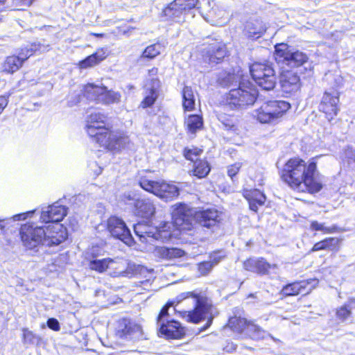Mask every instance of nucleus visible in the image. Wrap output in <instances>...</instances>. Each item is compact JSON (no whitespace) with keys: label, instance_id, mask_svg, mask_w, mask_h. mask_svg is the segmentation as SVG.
Segmentation results:
<instances>
[{"label":"nucleus","instance_id":"f257e3e1","mask_svg":"<svg viewBox=\"0 0 355 355\" xmlns=\"http://www.w3.org/2000/svg\"><path fill=\"white\" fill-rule=\"evenodd\" d=\"M317 175L315 162H311L306 166L304 160L297 157L290 159L282 173V180L291 187L310 193L318 192L322 188Z\"/></svg>","mask_w":355,"mask_h":355},{"label":"nucleus","instance_id":"f03ea898","mask_svg":"<svg viewBox=\"0 0 355 355\" xmlns=\"http://www.w3.org/2000/svg\"><path fill=\"white\" fill-rule=\"evenodd\" d=\"M174 225L180 231H191L196 224L210 228L220 220V213L215 209L195 211L185 204L176 205L173 211Z\"/></svg>","mask_w":355,"mask_h":355},{"label":"nucleus","instance_id":"7ed1b4c3","mask_svg":"<svg viewBox=\"0 0 355 355\" xmlns=\"http://www.w3.org/2000/svg\"><path fill=\"white\" fill-rule=\"evenodd\" d=\"M191 300L194 309L191 311L181 312L182 317L188 322L198 324L202 320H207L201 331L207 329L212 324L214 318L218 315V311L213 305L211 300L203 292L189 291L180 294L177 297V302Z\"/></svg>","mask_w":355,"mask_h":355},{"label":"nucleus","instance_id":"20e7f679","mask_svg":"<svg viewBox=\"0 0 355 355\" xmlns=\"http://www.w3.org/2000/svg\"><path fill=\"white\" fill-rule=\"evenodd\" d=\"M257 94L253 84L247 79H243L238 88L230 91L227 101L231 107L243 108L254 103Z\"/></svg>","mask_w":355,"mask_h":355},{"label":"nucleus","instance_id":"39448f33","mask_svg":"<svg viewBox=\"0 0 355 355\" xmlns=\"http://www.w3.org/2000/svg\"><path fill=\"white\" fill-rule=\"evenodd\" d=\"M290 108V103L285 101H269L254 110L253 116L261 123H273Z\"/></svg>","mask_w":355,"mask_h":355},{"label":"nucleus","instance_id":"423d86ee","mask_svg":"<svg viewBox=\"0 0 355 355\" xmlns=\"http://www.w3.org/2000/svg\"><path fill=\"white\" fill-rule=\"evenodd\" d=\"M171 224L164 223L162 227H153L146 222H139L134 225L135 234L142 243H151L153 241H164L171 237Z\"/></svg>","mask_w":355,"mask_h":355},{"label":"nucleus","instance_id":"0eeeda50","mask_svg":"<svg viewBox=\"0 0 355 355\" xmlns=\"http://www.w3.org/2000/svg\"><path fill=\"white\" fill-rule=\"evenodd\" d=\"M250 74L254 82L264 90L274 89L277 76L272 64L254 62L250 67Z\"/></svg>","mask_w":355,"mask_h":355},{"label":"nucleus","instance_id":"6e6552de","mask_svg":"<svg viewBox=\"0 0 355 355\" xmlns=\"http://www.w3.org/2000/svg\"><path fill=\"white\" fill-rule=\"evenodd\" d=\"M139 185L145 191L153 193L166 202L173 200L179 195V189L175 185L164 182L141 178L139 180Z\"/></svg>","mask_w":355,"mask_h":355},{"label":"nucleus","instance_id":"1a4fd4ad","mask_svg":"<svg viewBox=\"0 0 355 355\" xmlns=\"http://www.w3.org/2000/svg\"><path fill=\"white\" fill-rule=\"evenodd\" d=\"M275 58L277 63L297 68L308 60L307 55L300 51H291L286 44L275 46Z\"/></svg>","mask_w":355,"mask_h":355},{"label":"nucleus","instance_id":"9d476101","mask_svg":"<svg viewBox=\"0 0 355 355\" xmlns=\"http://www.w3.org/2000/svg\"><path fill=\"white\" fill-rule=\"evenodd\" d=\"M101 135L96 143L109 150L120 151L122 149L130 148L132 145L129 137L123 132L111 130L108 128Z\"/></svg>","mask_w":355,"mask_h":355},{"label":"nucleus","instance_id":"9b49d317","mask_svg":"<svg viewBox=\"0 0 355 355\" xmlns=\"http://www.w3.org/2000/svg\"><path fill=\"white\" fill-rule=\"evenodd\" d=\"M20 234L24 245L28 249L32 250L40 245H44L45 230L43 227L24 224L21 227Z\"/></svg>","mask_w":355,"mask_h":355},{"label":"nucleus","instance_id":"f8f14e48","mask_svg":"<svg viewBox=\"0 0 355 355\" xmlns=\"http://www.w3.org/2000/svg\"><path fill=\"white\" fill-rule=\"evenodd\" d=\"M107 229L114 238L118 239L128 245L133 243V238L125 222L116 217L111 216L107 221Z\"/></svg>","mask_w":355,"mask_h":355},{"label":"nucleus","instance_id":"ddd939ff","mask_svg":"<svg viewBox=\"0 0 355 355\" xmlns=\"http://www.w3.org/2000/svg\"><path fill=\"white\" fill-rule=\"evenodd\" d=\"M339 93L335 89L325 92L319 105L320 111L324 112L329 121H331L338 112Z\"/></svg>","mask_w":355,"mask_h":355},{"label":"nucleus","instance_id":"4468645a","mask_svg":"<svg viewBox=\"0 0 355 355\" xmlns=\"http://www.w3.org/2000/svg\"><path fill=\"white\" fill-rule=\"evenodd\" d=\"M45 228L44 245H58L67 238V229L60 223L49 224Z\"/></svg>","mask_w":355,"mask_h":355},{"label":"nucleus","instance_id":"2eb2a0df","mask_svg":"<svg viewBox=\"0 0 355 355\" xmlns=\"http://www.w3.org/2000/svg\"><path fill=\"white\" fill-rule=\"evenodd\" d=\"M106 116L99 112L94 111L87 117L86 130L88 135L93 138L95 142L98 141L101 135H103L108 129L106 127L94 126L96 123H105Z\"/></svg>","mask_w":355,"mask_h":355},{"label":"nucleus","instance_id":"dca6fc26","mask_svg":"<svg viewBox=\"0 0 355 355\" xmlns=\"http://www.w3.org/2000/svg\"><path fill=\"white\" fill-rule=\"evenodd\" d=\"M297 73V71L295 70H282L279 77V82L284 92L291 94L300 89L301 84Z\"/></svg>","mask_w":355,"mask_h":355},{"label":"nucleus","instance_id":"f3484780","mask_svg":"<svg viewBox=\"0 0 355 355\" xmlns=\"http://www.w3.org/2000/svg\"><path fill=\"white\" fill-rule=\"evenodd\" d=\"M66 215L67 208L56 202L42 209L40 220L45 223H60Z\"/></svg>","mask_w":355,"mask_h":355},{"label":"nucleus","instance_id":"a211bd4d","mask_svg":"<svg viewBox=\"0 0 355 355\" xmlns=\"http://www.w3.org/2000/svg\"><path fill=\"white\" fill-rule=\"evenodd\" d=\"M159 332L167 338L180 339L185 335V330L180 323L174 320H167L166 322L158 324Z\"/></svg>","mask_w":355,"mask_h":355},{"label":"nucleus","instance_id":"6ab92c4d","mask_svg":"<svg viewBox=\"0 0 355 355\" xmlns=\"http://www.w3.org/2000/svg\"><path fill=\"white\" fill-rule=\"evenodd\" d=\"M226 55L227 49L225 45L216 43L207 46L202 56L205 62L215 64L222 61Z\"/></svg>","mask_w":355,"mask_h":355},{"label":"nucleus","instance_id":"aec40b11","mask_svg":"<svg viewBox=\"0 0 355 355\" xmlns=\"http://www.w3.org/2000/svg\"><path fill=\"white\" fill-rule=\"evenodd\" d=\"M119 331L122 335L132 340H139L143 337L141 327L128 319H123L119 322Z\"/></svg>","mask_w":355,"mask_h":355},{"label":"nucleus","instance_id":"412c9836","mask_svg":"<svg viewBox=\"0 0 355 355\" xmlns=\"http://www.w3.org/2000/svg\"><path fill=\"white\" fill-rule=\"evenodd\" d=\"M155 204L149 198H140L134 207L136 216L146 219L152 218L155 214Z\"/></svg>","mask_w":355,"mask_h":355},{"label":"nucleus","instance_id":"4be33fe9","mask_svg":"<svg viewBox=\"0 0 355 355\" xmlns=\"http://www.w3.org/2000/svg\"><path fill=\"white\" fill-rule=\"evenodd\" d=\"M243 267L248 271L265 275L268 273L269 269L276 268V265H270L262 258H250L244 261Z\"/></svg>","mask_w":355,"mask_h":355},{"label":"nucleus","instance_id":"5701e85b","mask_svg":"<svg viewBox=\"0 0 355 355\" xmlns=\"http://www.w3.org/2000/svg\"><path fill=\"white\" fill-rule=\"evenodd\" d=\"M187 7V0H175L163 10V14L168 19L179 21Z\"/></svg>","mask_w":355,"mask_h":355},{"label":"nucleus","instance_id":"b1692460","mask_svg":"<svg viewBox=\"0 0 355 355\" xmlns=\"http://www.w3.org/2000/svg\"><path fill=\"white\" fill-rule=\"evenodd\" d=\"M266 31V26L263 21L259 19H251L244 25L243 33L250 38H259Z\"/></svg>","mask_w":355,"mask_h":355},{"label":"nucleus","instance_id":"393cba45","mask_svg":"<svg viewBox=\"0 0 355 355\" xmlns=\"http://www.w3.org/2000/svg\"><path fill=\"white\" fill-rule=\"evenodd\" d=\"M146 87L147 94L141 103L143 107H150L155 103L158 96L160 81L158 78L153 77Z\"/></svg>","mask_w":355,"mask_h":355},{"label":"nucleus","instance_id":"a878e982","mask_svg":"<svg viewBox=\"0 0 355 355\" xmlns=\"http://www.w3.org/2000/svg\"><path fill=\"white\" fill-rule=\"evenodd\" d=\"M155 255L161 259L171 260L180 258L184 255V251L177 248L157 247L155 250Z\"/></svg>","mask_w":355,"mask_h":355},{"label":"nucleus","instance_id":"bb28decb","mask_svg":"<svg viewBox=\"0 0 355 355\" xmlns=\"http://www.w3.org/2000/svg\"><path fill=\"white\" fill-rule=\"evenodd\" d=\"M24 53H19L18 56H9L3 64V70L8 73H14L17 71L24 60L28 59L27 54L24 56Z\"/></svg>","mask_w":355,"mask_h":355},{"label":"nucleus","instance_id":"cd10ccee","mask_svg":"<svg viewBox=\"0 0 355 355\" xmlns=\"http://www.w3.org/2000/svg\"><path fill=\"white\" fill-rule=\"evenodd\" d=\"M248 196L250 209L254 211H257L258 207L263 205L266 202V197L265 194L258 189L250 191Z\"/></svg>","mask_w":355,"mask_h":355},{"label":"nucleus","instance_id":"c85d7f7f","mask_svg":"<svg viewBox=\"0 0 355 355\" xmlns=\"http://www.w3.org/2000/svg\"><path fill=\"white\" fill-rule=\"evenodd\" d=\"M106 56V53L103 49L98 50L95 53H93L80 62L79 67L81 69L93 67L103 60Z\"/></svg>","mask_w":355,"mask_h":355},{"label":"nucleus","instance_id":"c756f323","mask_svg":"<svg viewBox=\"0 0 355 355\" xmlns=\"http://www.w3.org/2000/svg\"><path fill=\"white\" fill-rule=\"evenodd\" d=\"M309 283V281H301L288 284L282 288L281 293L286 296L298 295Z\"/></svg>","mask_w":355,"mask_h":355},{"label":"nucleus","instance_id":"7c9ffc66","mask_svg":"<svg viewBox=\"0 0 355 355\" xmlns=\"http://www.w3.org/2000/svg\"><path fill=\"white\" fill-rule=\"evenodd\" d=\"M84 96L89 101H95L98 103L101 93L103 92V87H99L94 84H87L83 90Z\"/></svg>","mask_w":355,"mask_h":355},{"label":"nucleus","instance_id":"2f4dec72","mask_svg":"<svg viewBox=\"0 0 355 355\" xmlns=\"http://www.w3.org/2000/svg\"><path fill=\"white\" fill-rule=\"evenodd\" d=\"M121 95L118 92L107 90V87H103V92L101 93L98 98V103L103 104L116 103L120 101Z\"/></svg>","mask_w":355,"mask_h":355},{"label":"nucleus","instance_id":"473e14b6","mask_svg":"<svg viewBox=\"0 0 355 355\" xmlns=\"http://www.w3.org/2000/svg\"><path fill=\"white\" fill-rule=\"evenodd\" d=\"M183 103L184 110L191 111L195 107V98L193 92L190 87L185 86L182 91Z\"/></svg>","mask_w":355,"mask_h":355},{"label":"nucleus","instance_id":"72a5a7b5","mask_svg":"<svg viewBox=\"0 0 355 355\" xmlns=\"http://www.w3.org/2000/svg\"><path fill=\"white\" fill-rule=\"evenodd\" d=\"M247 76L245 77L242 71H238L236 73H228L225 75L224 77H221L219 78V83L221 85L227 87V86H231L234 83H240V81L243 80V79H246Z\"/></svg>","mask_w":355,"mask_h":355},{"label":"nucleus","instance_id":"f704fd0d","mask_svg":"<svg viewBox=\"0 0 355 355\" xmlns=\"http://www.w3.org/2000/svg\"><path fill=\"white\" fill-rule=\"evenodd\" d=\"M218 119L225 130L233 132H235L237 130L236 119L234 116L225 113H220L218 115Z\"/></svg>","mask_w":355,"mask_h":355},{"label":"nucleus","instance_id":"c9c22d12","mask_svg":"<svg viewBox=\"0 0 355 355\" xmlns=\"http://www.w3.org/2000/svg\"><path fill=\"white\" fill-rule=\"evenodd\" d=\"M185 124L190 132L195 133L197 130L202 128L203 121L200 116L192 114L186 119Z\"/></svg>","mask_w":355,"mask_h":355},{"label":"nucleus","instance_id":"e433bc0d","mask_svg":"<svg viewBox=\"0 0 355 355\" xmlns=\"http://www.w3.org/2000/svg\"><path fill=\"white\" fill-rule=\"evenodd\" d=\"M114 262L112 259L107 258L103 259H94L89 262V267L91 270H96L98 272H105L108 268L110 264H113Z\"/></svg>","mask_w":355,"mask_h":355},{"label":"nucleus","instance_id":"4c0bfd02","mask_svg":"<svg viewBox=\"0 0 355 355\" xmlns=\"http://www.w3.org/2000/svg\"><path fill=\"white\" fill-rule=\"evenodd\" d=\"M210 171L208 162L205 160H198L194 162L193 175L198 178L206 177Z\"/></svg>","mask_w":355,"mask_h":355},{"label":"nucleus","instance_id":"58836bf2","mask_svg":"<svg viewBox=\"0 0 355 355\" xmlns=\"http://www.w3.org/2000/svg\"><path fill=\"white\" fill-rule=\"evenodd\" d=\"M248 324H250V323H248L245 318L241 317H232L228 321V326L230 328L237 332L243 331L246 327H248Z\"/></svg>","mask_w":355,"mask_h":355},{"label":"nucleus","instance_id":"ea45409f","mask_svg":"<svg viewBox=\"0 0 355 355\" xmlns=\"http://www.w3.org/2000/svg\"><path fill=\"white\" fill-rule=\"evenodd\" d=\"M164 46L159 43L148 46L143 51L141 58L153 59L163 51Z\"/></svg>","mask_w":355,"mask_h":355},{"label":"nucleus","instance_id":"a19ab883","mask_svg":"<svg viewBox=\"0 0 355 355\" xmlns=\"http://www.w3.org/2000/svg\"><path fill=\"white\" fill-rule=\"evenodd\" d=\"M140 199L139 194L135 191H128L120 196V200L125 205L135 207L137 201Z\"/></svg>","mask_w":355,"mask_h":355},{"label":"nucleus","instance_id":"79ce46f5","mask_svg":"<svg viewBox=\"0 0 355 355\" xmlns=\"http://www.w3.org/2000/svg\"><path fill=\"white\" fill-rule=\"evenodd\" d=\"M112 261L114 262V263L112 265L110 264L108 268L116 270L114 272L116 276L125 273V270L127 266L126 260L122 258H116L112 259Z\"/></svg>","mask_w":355,"mask_h":355},{"label":"nucleus","instance_id":"37998d69","mask_svg":"<svg viewBox=\"0 0 355 355\" xmlns=\"http://www.w3.org/2000/svg\"><path fill=\"white\" fill-rule=\"evenodd\" d=\"M248 331L249 333H250V336L253 339L256 340L264 338L267 334V333L264 330H263L260 327L254 324H248Z\"/></svg>","mask_w":355,"mask_h":355},{"label":"nucleus","instance_id":"c03bdc74","mask_svg":"<svg viewBox=\"0 0 355 355\" xmlns=\"http://www.w3.org/2000/svg\"><path fill=\"white\" fill-rule=\"evenodd\" d=\"M202 153V150L197 148H185L184 150V155L187 159L196 162L199 160L198 157Z\"/></svg>","mask_w":355,"mask_h":355},{"label":"nucleus","instance_id":"a18cd8bd","mask_svg":"<svg viewBox=\"0 0 355 355\" xmlns=\"http://www.w3.org/2000/svg\"><path fill=\"white\" fill-rule=\"evenodd\" d=\"M173 305V302H168L162 309L157 318V325L164 322H166L167 320H171L168 313V309Z\"/></svg>","mask_w":355,"mask_h":355},{"label":"nucleus","instance_id":"49530a36","mask_svg":"<svg viewBox=\"0 0 355 355\" xmlns=\"http://www.w3.org/2000/svg\"><path fill=\"white\" fill-rule=\"evenodd\" d=\"M324 250H335L339 245L340 241L337 238H328L323 240Z\"/></svg>","mask_w":355,"mask_h":355},{"label":"nucleus","instance_id":"de8ad7c7","mask_svg":"<svg viewBox=\"0 0 355 355\" xmlns=\"http://www.w3.org/2000/svg\"><path fill=\"white\" fill-rule=\"evenodd\" d=\"M310 228L315 231H322L324 233H331L334 232V228L327 227L324 226V223H319L317 221H312Z\"/></svg>","mask_w":355,"mask_h":355},{"label":"nucleus","instance_id":"09e8293b","mask_svg":"<svg viewBox=\"0 0 355 355\" xmlns=\"http://www.w3.org/2000/svg\"><path fill=\"white\" fill-rule=\"evenodd\" d=\"M23 337L26 344H34L38 341V337L27 329L24 330Z\"/></svg>","mask_w":355,"mask_h":355},{"label":"nucleus","instance_id":"8fccbe9b","mask_svg":"<svg viewBox=\"0 0 355 355\" xmlns=\"http://www.w3.org/2000/svg\"><path fill=\"white\" fill-rule=\"evenodd\" d=\"M214 267L213 263L210 261H203L198 265V270L202 275L208 274Z\"/></svg>","mask_w":355,"mask_h":355},{"label":"nucleus","instance_id":"3c124183","mask_svg":"<svg viewBox=\"0 0 355 355\" xmlns=\"http://www.w3.org/2000/svg\"><path fill=\"white\" fill-rule=\"evenodd\" d=\"M350 314L351 311L349 310L346 306L340 307L336 313L337 317L342 320L347 319L350 315Z\"/></svg>","mask_w":355,"mask_h":355},{"label":"nucleus","instance_id":"603ef678","mask_svg":"<svg viewBox=\"0 0 355 355\" xmlns=\"http://www.w3.org/2000/svg\"><path fill=\"white\" fill-rule=\"evenodd\" d=\"M241 167V163H236L232 164L228 167L227 174L228 175L233 179V178L238 173Z\"/></svg>","mask_w":355,"mask_h":355},{"label":"nucleus","instance_id":"864d4df0","mask_svg":"<svg viewBox=\"0 0 355 355\" xmlns=\"http://www.w3.org/2000/svg\"><path fill=\"white\" fill-rule=\"evenodd\" d=\"M47 326L53 331H59L60 329L58 320L53 318H49L47 320Z\"/></svg>","mask_w":355,"mask_h":355},{"label":"nucleus","instance_id":"5fc2aeb1","mask_svg":"<svg viewBox=\"0 0 355 355\" xmlns=\"http://www.w3.org/2000/svg\"><path fill=\"white\" fill-rule=\"evenodd\" d=\"M223 257L220 255L219 252H214L210 255V261L213 263L214 266L221 261Z\"/></svg>","mask_w":355,"mask_h":355},{"label":"nucleus","instance_id":"6e6d98bb","mask_svg":"<svg viewBox=\"0 0 355 355\" xmlns=\"http://www.w3.org/2000/svg\"><path fill=\"white\" fill-rule=\"evenodd\" d=\"M8 105V100L5 96H0V114L3 112L4 108Z\"/></svg>","mask_w":355,"mask_h":355},{"label":"nucleus","instance_id":"4d7b16f0","mask_svg":"<svg viewBox=\"0 0 355 355\" xmlns=\"http://www.w3.org/2000/svg\"><path fill=\"white\" fill-rule=\"evenodd\" d=\"M321 250H324L323 241L315 243L311 249V252H315Z\"/></svg>","mask_w":355,"mask_h":355},{"label":"nucleus","instance_id":"13d9d810","mask_svg":"<svg viewBox=\"0 0 355 355\" xmlns=\"http://www.w3.org/2000/svg\"><path fill=\"white\" fill-rule=\"evenodd\" d=\"M33 212H28L26 214H17L15 216H13V219L15 220H20L21 219H25V215L26 214H32Z\"/></svg>","mask_w":355,"mask_h":355},{"label":"nucleus","instance_id":"bf43d9fd","mask_svg":"<svg viewBox=\"0 0 355 355\" xmlns=\"http://www.w3.org/2000/svg\"><path fill=\"white\" fill-rule=\"evenodd\" d=\"M22 52L24 53V54H23L24 56L27 54L28 58H29L33 54V50L32 48H31V49L26 48L24 49H21L20 53H22Z\"/></svg>","mask_w":355,"mask_h":355},{"label":"nucleus","instance_id":"052dcab7","mask_svg":"<svg viewBox=\"0 0 355 355\" xmlns=\"http://www.w3.org/2000/svg\"><path fill=\"white\" fill-rule=\"evenodd\" d=\"M157 71H158L157 68L154 67L148 71V73H149L150 76H154L157 75Z\"/></svg>","mask_w":355,"mask_h":355},{"label":"nucleus","instance_id":"680f3d73","mask_svg":"<svg viewBox=\"0 0 355 355\" xmlns=\"http://www.w3.org/2000/svg\"><path fill=\"white\" fill-rule=\"evenodd\" d=\"M105 123H96V124L94 125V126L105 127Z\"/></svg>","mask_w":355,"mask_h":355},{"label":"nucleus","instance_id":"e2e57ef3","mask_svg":"<svg viewBox=\"0 0 355 355\" xmlns=\"http://www.w3.org/2000/svg\"><path fill=\"white\" fill-rule=\"evenodd\" d=\"M2 220H0V228L3 230L4 228V226L1 224Z\"/></svg>","mask_w":355,"mask_h":355},{"label":"nucleus","instance_id":"0e129e2a","mask_svg":"<svg viewBox=\"0 0 355 355\" xmlns=\"http://www.w3.org/2000/svg\"><path fill=\"white\" fill-rule=\"evenodd\" d=\"M149 281H150V279H147V280H146L145 282H141V284H146L147 283H148V282H149Z\"/></svg>","mask_w":355,"mask_h":355},{"label":"nucleus","instance_id":"69168bd1","mask_svg":"<svg viewBox=\"0 0 355 355\" xmlns=\"http://www.w3.org/2000/svg\"><path fill=\"white\" fill-rule=\"evenodd\" d=\"M5 0H0V3L4 2Z\"/></svg>","mask_w":355,"mask_h":355}]
</instances>
